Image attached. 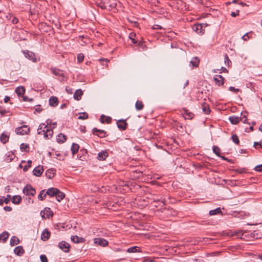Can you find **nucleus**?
I'll return each mask as SVG.
<instances>
[{
  "label": "nucleus",
  "mask_w": 262,
  "mask_h": 262,
  "mask_svg": "<svg viewBox=\"0 0 262 262\" xmlns=\"http://www.w3.org/2000/svg\"><path fill=\"white\" fill-rule=\"evenodd\" d=\"M12 23L14 24H16L18 23V19L17 18L15 17H14L13 19L12 20Z\"/></svg>",
  "instance_id": "052dcab7"
},
{
  "label": "nucleus",
  "mask_w": 262,
  "mask_h": 262,
  "mask_svg": "<svg viewBox=\"0 0 262 262\" xmlns=\"http://www.w3.org/2000/svg\"><path fill=\"white\" fill-rule=\"evenodd\" d=\"M45 126V124H41L39 125L37 129V133L38 135H43V132H46V129L43 128Z\"/></svg>",
  "instance_id": "f704fd0d"
},
{
  "label": "nucleus",
  "mask_w": 262,
  "mask_h": 262,
  "mask_svg": "<svg viewBox=\"0 0 262 262\" xmlns=\"http://www.w3.org/2000/svg\"><path fill=\"white\" fill-rule=\"evenodd\" d=\"M45 191V190H42L40 192V193L38 196V199L39 200H41V201L43 200V199H45V197L46 196H45V193H44Z\"/></svg>",
  "instance_id": "a18cd8bd"
},
{
  "label": "nucleus",
  "mask_w": 262,
  "mask_h": 262,
  "mask_svg": "<svg viewBox=\"0 0 262 262\" xmlns=\"http://www.w3.org/2000/svg\"><path fill=\"white\" fill-rule=\"evenodd\" d=\"M136 36V34L134 32H131L129 35V38L131 39L132 43L134 44L137 43V40L135 38Z\"/></svg>",
  "instance_id": "4c0bfd02"
},
{
  "label": "nucleus",
  "mask_w": 262,
  "mask_h": 262,
  "mask_svg": "<svg viewBox=\"0 0 262 262\" xmlns=\"http://www.w3.org/2000/svg\"><path fill=\"white\" fill-rule=\"evenodd\" d=\"M229 90L230 91H232V92H235V93H237V92L239 91V90L238 89H235L233 86L229 87Z\"/></svg>",
  "instance_id": "3c124183"
},
{
  "label": "nucleus",
  "mask_w": 262,
  "mask_h": 262,
  "mask_svg": "<svg viewBox=\"0 0 262 262\" xmlns=\"http://www.w3.org/2000/svg\"><path fill=\"white\" fill-rule=\"evenodd\" d=\"M239 15V10H237L236 12H232L231 13V15L232 17H236Z\"/></svg>",
  "instance_id": "6e6d98bb"
},
{
  "label": "nucleus",
  "mask_w": 262,
  "mask_h": 262,
  "mask_svg": "<svg viewBox=\"0 0 262 262\" xmlns=\"http://www.w3.org/2000/svg\"><path fill=\"white\" fill-rule=\"evenodd\" d=\"M87 118H88V114L85 112L80 113L78 117L79 119L84 120Z\"/></svg>",
  "instance_id": "79ce46f5"
},
{
  "label": "nucleus",
  "mask_w": 262,
  "mask_h": 262,
  "mask_svg": "<svg viewBox=\"0 0 262 262\" xmlns=\"http://www.w3.org/2000/svg\"><path fill=\"white\" fill-rule=\"evenodd\" d=\"M237 171L240 173H243V172H245V170L244 168H242V169H238L237 170Z\"/></svg>",
  "instance_id": "69168bd1"
},
{
  "label": "nucleus",
  "mask_w": 262,
  "mask_h": 262,
  "mask_svg": "<svg viewBox=\"0 0 262 262\" xmlns=\"http://www.w3.org/2000/svg\"><path fill=\"white\" fill-rule=\"evenodd\" d=\"M31 163H32V161L28 160L27 162V164L24 166V167L23 168V170L24 171H27L28 169H29V168H30L31 166Z\"/></svg>",
  "instance_id": "49530a36"
},
{
  "label": "nucleus",
  "mask_w": 262,
  "mask_h": 262,
  "mask_svg": "<svg viewBox=\"0 0 262 262\" xmlns=\"http://www.w3.org/2000/svg\"><path fill=\"white\" fill-rule=\"evenodd\" d=\"M6 113V110L0 106V114H1L2 116H4Z\"/></svg>",
  "instance_id": "5fc2aeb1"
},
{
  "label": "nucleus",
  "mask_w": 262,
  "mask_h": 262,
  "mask_svg": "<svg viewBox=\"0 0 262 262\" xmlns=\"http://www.w3.org/2000/svg\"><path fill=\"white\" fill-rule=\"evenodd\" d=\"M40 259L41 262H48V259L45 255H41Z\"/></svg>",
  "instance_id": "de8ad7c7"
},
{
  "label": "nucleus",
  "mask_w": 262,
  "mask_h": 262,
  "mask_svg": "<svg viewBox=\"0 0 262 262\" xmlns=\"http://www.w3.org/2000/svg\"><path fill=\"white\" fill-rule=\"evenodd\" d=\"M104 1V5L106 7V9L107 7H110L111 5L110 4V1L108 0H103Z\"/></svg>",
  "instance_id": "8fccbe9b"
},
{
  "label": "nucleus",
  "mask_w": 262,
  "mask_h": 262,
  "mask_svg": "<svg viewBox=\"0 0 262 262\" xmlns=\"http://www.w3.org/2000/svg\"><path fill=\"white\" fill-rule=\"evenodd\" d=\"M185 119H191L193 117V114L191 113V112H189L188 110H185Z\"/></svg>",
  "instance_id": "58836bf2"
},
{
  "label": "nucleus",
  "mask_w": 262,
  "mask_h": 262,
  "mask_svg": "<svg viewBox=\"0 0 262 262\" xmlns=\"http://www.w3.org/2000/svg\"><path fill=\"white\" fill-rule=\"evenodd\" d=\"M9 138L8 135L5 133H3L0 136V140L3 143L5 144L8 141Z\"/></svg>",
  "instance_id": "b1692460"
},
{
  "label": "nucleus",
  "mask_w": 262,
  "mask_h": 262,
  "mask_svg": "<svg viewBox=\"0 0 262 262\" xmlns=\"http://www.w3.org/2000/svg\"><path fill=\"white\" fill-rule=\"evenodd\" d=\"M58 100L56 97L52 96L49 99V104L50 105L55 107L58 105Z\"/></svg>",
  "instance_id": "a211bd4d"
},
{
  "label": "nucleus",
  "mask_w": 262,
  "mask_h": 262,
  "mask_svg": "<svg viewBox=\"0 0 262 262\" xmlns=\"http://www.w3.org/2000/svg\"><path fill=\"white\" fill-rule=\"evenodd\" d=\"M11 198V195L10 194H8L7 195V198L4 200V202L6 204H8L10 202V200Z\"/></svg>",
  "instance_id": "603ef678"
},
{
  "label": "nucleus",
  "mask_w": 262,
  "mask_h": 262,
  "mask_svg": "<svg viewBox=\"0 0 262 262\" xmlns=\"http://www.w3.org/2000/svg\"><path fill=\"white\" fill-rule=\"evenodd\" d=\"M202 108L203 112L205 114H209L210 112V109L209 107V105L205 102H203L202 104Z\"/></svg>",
  "instance_id": "412c9836"
},
{
  "label": "nucleus",
  "mask_w": 262,
  "mask_h": 262,
  "mask_svg": "<svg viewBox=\"0 0 262 262\" xmlns=\"http://www.w3.org/2000/svg\"><path fill=\"white\" fill-rule=\"evenodd\" d=\"M55 196L56 197V199L58 202H60L61 200H62L64 197L65 194L63 192L60 191L58 189V192L55 194Z\"/></svg>",
  "instance_id": "cd10ccee"
},
{
  "label": "nucleus",
  "mask_w": 262,
  "mask_h": 262,
  "mask_svg": "<svg viewBox=\"0 0 262 262\" xmlns=\"http://www.w3.org/2000/svg\"><path fill=\"white\" fill-rule=\"evenodd\" d=\"M83 95V92L80 89L77 90L74 94V98L75 100H79Z\"/></svg>",
  "instance_id": "6ab92c4d"
},
{
  "label": "nucleus",
  "mask_w": 262,
  "mask_h": 262,
  "mask_svg": "<svg viewBox=\"0 0 262 262\" xmlns=\"http://www.w3.org/2000/svg\"><path fill=\"white\" fill-rule=\"evenodd\" d=\"M232 141L236 145H238L239 143V140L238 136L236 135H233L231 137Z\"/></svg>",
  "instance_id": "ea45409f"
},
{
  "label": "nucleus",
  "mask_w": 262,
  "mask_h": 262,
  "mask_svg": "<svg viewBox=\"0 0 262 262\" xmlns=\"http://www.w3.org/2000/svg\"><path fill=\"white\" fill-rule=\"evenodd\" d=\"M66 136L62 133H60L58 135L57 138V141L58 143H63L66 141Z\"/></svg>",
  "instance_id": "4be33fe9"
},
{
  "label": "nucleus",
  "mask_w": 262,
  "mask_h": 262,
  "mask_svg": "<svg viewBox=\"0 0 262 262\" xmlns=\"http://www.w3.org/2000/svg\"><path fill=\"white\" fill-rule=\"evenodd\" d=\"M43 128L46 129V132H43V136L45 138L50 139L52 137L53 131L49 128L47 125H45Z\"/></svg>",
  "instance_id": "0eeeda50"
},
{
  "label": "nucleus",
  "mask_w": 262,
  "mask_h": 262,
  "mask_svg": "<svg viewBox=\"0 0 262 262\" xmlns=\"http://www.w3.org/2000/svg\"><path fill=\"white\" fill-rule=\"evenodd\" d=\"M20 148L22 151L28 152L29 150V146L28 144L22 143L20 145Z\"/></svg>",
  "instance_id": "c9c22d12"
},
{
  "label": "nucleus",
  "mask_w": 262,
  "mask_h": 262,
  "mask_svg": "<svg viewBox=\"0 0 262 262\" xmlns=\"http://www.w3.org/2000/svg\"><path fill=\"white\" fill-rule=\"evenodd\" d=\"M94 241L95 244L103 247H105L108 245V242L104 238L100 237L96 238Z\"/></svg>",
  "instance_id": "6e6552de"
},
{
  "label": "nucleus",
  "mask_w": 262,
  "mask_h": 262,
  "mask_svg": "<svg viewBox=\"0 0 262 262\" xmlns=\"http://www.w3.org/2000/svg\"><path fill=\"white\" fill-rule=\"evenodd\" d=\"M50 232L48 229H44L41 235V239L43 241L48 240L50 237Z\"/></svg>",
  "instance_id": "f8f14e48"
},
{
  "label": "nucleus",
  "mask_w": 262,
  "mask_h": 262,
  "mask_svg": "<svg viewBox=\"0 0 262 262\" xmlns=\"http://www.w3.org/2000/svg\"><path fill=\"white\" fill-rule=\"evenodd\" d=\"M58 189L56 188H50L47 190V191L45 193V196L47 195H49L51 197L54 196L55 194L58 192Z\"/></svg>",
  "instance_id": "9b49d317"
},
{
  "label": "nucleus",
  "mask_w": 262,
  "mask_h": 262,
  "mask_svg": "<svg viewBox=\"0 0 262 262\" xmlns=\"http://www.w3.org/2000/svg\"><path fill=\"white\" fill-rule=\"evenodd\" d=\"M23 52L26 58L31 60L33 62H37L36 58H35V55L33 52L28 50H24Z\"/></svg>",
  "instance_id": "7ed1b4c3"
},
{
  "label": "nucleus",
  "mask_w": 262,
  "mask_h": 262,
  "mask_svg": "<svg viewBox=\"0 0 262 262\" xmlns=\"http://www.w3.org/2000/svg\"><path fill=\"white\" fill-rule=\"evenodd\" d=\"M10 98L9 96H5L4 98V102L5 103H7L10 100Z\"/></svg>",
  "instance_id": "e2e57ef3"
},
{
  "label": "nucleus",
  "mask_w": 262,
  "mask_h": 262,
  "mask_svg": "<svg viewBox=\"0 0 262 262\" xmlns=\"http://www.w3.org/2000/svg\"><path fill=\"white\" fill-rule=\"evenodd\" d=\"M248 33H246L244 36H242V39L245 40V41H246L247 40L249 39V38H250L249 35H248Z\"/></svg>",
  "instance_id": "864d4df0"
},
{
  "label": "nucleus",
  "mask_w": 262,
  "mask_h": 262,
  "mask_svg": "<svg viewBox=\"0 0 262 262\" xmlns=\"http://www.w3.org/2000/svg\"><path fill=\"white\" fill-rule=\"evenodd\" d=\"M43 171V169L42 166H41L40 165L35 167L34 169L33 172V174L35 175L36 177H39L41 175Z\"/></svg>",
  "instance_id": "ddd939ff"
},
{
  "label": "nucleus",
  "mask_w": 262,
  "mask_h": 262,
  "mask_svg": "<svg viewBox=\"0 0 262 262\" xmlns=\"http://www.w3.org/2000/svg\"><path fill=\"white\" fill-rule=\"evenodd\" d=\"M71 241L75 243H83L85 241L84 238L82 237H79L77 235H72L71 237Z\"/></svg>",
  "instance_id": "dca6fc26"
},
{
  "label": "nucleus",
  "mask_w": 262,
  "mask_h": 262,
  "mask_svg": "<svg viewBox=\"0 0 262 262\" xmlns=\"http://www.w3.org/2000/svg\"><path fill=\"white\" fill-rule=\"evenodd\" d=\"M99 61L100 62H104L105 61L106 63H107L108 62H109V60L107 59H100Z\"/></svg>",
  "instance_id": "0e129e2a"
},
{
  "label": "nucleus",
  "mask_w": 262,
  "mask_h": 262,
  "mask_svg": "<svg viewBox=\"0 0 262 262\" xmlns=\"http://www.w3.org/2000/svg\"><path fill=\"white\" fill-rule=\"evenodd\" d=\"M4 209L6 211H11L12 210V208L10 206H5L4 207Z\"/></svg>",
  "instance_id": "bf43d9fd"
},
{
  "label": "nucleus",
  "mask_w": 262,
  "mask_h": 262,
  "mask_svg": "<svg viewBox=\"0 0 262 262\" xmlns=\"http://www.w3.org/2000/svg\"><path fill=\"white\" fill-rule=\"evenodd\" d=\"M229 62H231V61L229 59V58L228 56L227 55V54H225V63L228 62V63Z\"/></svg>",
  "instance_id": "13d9d810"
},
{
  "label": "nucleus",
  "mask_w": 262,
  "mask_h": 262,
  "mask_svg": "<svg viewBox=\"0 0 262 262\" xmlns=\"http://www.w3.org/2000/svg\"><path fill=\"white\" fill-rule=\"evenodd\" d=\"M214 80L216 84L221 86L224 84V78L220 75H216L214 77Z\"/></svg>",
  "instance_id": "423d86ee"
},
{
  "label": "nucleus",
  "mask_w": 262,
  "mask_h": 262,
  "mask_svg": "<svg viewBox=\"0 0 262 262\" xmlns=\"http://www.w3.org/2000/svg\"><path fill=\"white\" fill-rule=\"evenodd\" d=\"M199 62H200L199 58L197 57H193L190 61V63L192 64V67H198Z\"/></svg>",
  "instance_id": "7c9ffc66"
},
{
  "label": "nucleus",
  "mask_w": 262,
  "mask_h": 262,
  "mask_svg": "<svg viewBox=\"0 0 262 262\" xmlns=\"http://www.w3.org/2000/svg\"><path fill=\"white\" fill-rule=\"evenodd\" d=\"M203 24H196L193 26V29L197 33L202 34L204 33V30L203 29Z\"/></svg>",
  "instance_id": "9d476101"
},
{
  "label": "nucleus",
  "mask_w": 262,
  "mask_h": 262,
  "mask_svg": "<svg viewBox=\"0 0 262 262\" xmlns=\"http://www.w3.org/2000/svg\"><path fill=\"white\" fill-rule=\"evenodd\" d=\"M23 192L26 195L33 196L36 193V190L31 185L28 184L24 188Z\"/></svg>",
  "instance_id": "f257e3e1"
},
{
  "label": "nucleus",
  "mask_w": 262,
  "mask_h": 262,
  "mask_svg": "<svg viewBox=\"0 0 262 262\" xmlns=\"http://www.w3.org/2000/svg\"><path fill=\"white\" fill-rule=\"evenodd\" d=\"M14 252L18 256H21L25 252V250L21 246H18L14 248Z\"/></svg>",
  "instance_id": "2eb2a0df"
},
{
  "label": "nucleus",
  "mask_w": 262,
  "mask_h": 262,
  "mask_svg": "<svg viewBox=\"0 0 262 262\" xmlns=\"http://www.w3.org/2000/svg\"><path fill=\"white\" fill-rule=\"evenodd\" d=\"M23 100L25 101H32V100H33L32 98L31 99H29L28 98V97H27L26 96H23Z\"/></svg>",
  "instance_id": "680f3d73"
},
{
  "label": "nucleus",
  "mask_w": 262,
  "mask_h": 262,
  "mask_svg": "<svg viewBox=\"0 0 262 262\" xmlns=\"http://www.w3.org/2000/svg\"><path fill=\"white\" fill-rule=\"evenodd\" d=\"M254 169L258 172H262V164L256 166Z\"/></svg>",
  "instance_id": "09e8293b"
},
{
  "label": "nucleus",
  "mask_w": 262,
  "mask_h": 262,
  "mask_svg": "<svg viewBox=\"0 0 262 262\" xmlns=\"http://www.w3.org/2000/svg\"><path fill=\"white\" fill-rule=\"evenodd\" d=\"M117 126L120 130H125L127 128V123L125 120L120 119L117 122Z\"/></svg>",
  "instance_id": "1a4fd4ad"
},
{
  "label": "nucleus",
  "mask_w": 262,
  "mask_h": 262,
  "mask_svg": "<svg viewBox=\"0 0 262 262\" xmlns=\"http://www.w3.org/2000/svg\"><path fill=\"white\" fill-rule=\"evenodd\" d=\"M25 92V89L23 86H18L15 89V93L20 97L23 96Z\"/></svg>",
  "instance_id": "aec40b11"
},
{
  "label": "nucleus",
  "mask_w": 262,
  "mask_h": 262,
  "mask_svg": "<svg viewBox=\"0 0 262 262\" xmlns=\"http://www.w3.org/2000/svg\"><path fill=\"white\" fill-rule=\"evenodd\" d=\"M229 120L232 124H237L242 120V118L236 116L229 117Z\"/></svg>",
  "instance_id": "4468645a"
},
{
  "label": "nucleus",
  "mask_w": 262,
  "mask_h": 262,
  "mask_svg": "<svg viewBox=\"0 0 262 262\" xmlns=\"http://www.w3.org/2000/svg\"><path fill=\"white\" fill-rule=\"evenodd\" d=\"M84 56L82 53H79L77 55V61L79 63L82 62L84 60Z\"/></svg>",
  "instance_id": "c03bdc74"
},
{
  "label": "nucleus",
  "mask_w": 262,
  "mask_h": 262,
  "mask_svg": "<svg viewBox=\"0 0 262 262\" xmlns=\"http://www.w3.org/2000/svg\"><path fill=\"white\" fill-rule=\"evenodd\" d=\"M135 107L137 111H141L144 107L143 102L141 100H137L135 104Z\"/></svg>",
  "instance_id": "bb28decb"
},
{
  "label": "nucleus",
  "mask_w": 262,
  "mask_h": 262,
  "mask_svg": "<svg viewBox=\"0 0 262 262\" xmlns=\"http://www.w3.org/2000/svg\"><path fill=\"white\" fill-rule=\"evenodd\" d=\"M95 4L98 7H100L102 9H106V7L104 5L103 0H96Z\"/></svg>",
  "instance_id": "473e14b6"
},
{
  "label": "nucleus",
  "mask_w": 262,
  "mask_h": 262,
  "mask_svg": "<svg viewBox=\"0 0 262 262\" xmlns=\"http://www.w3.org/2000/svg\"><path fill=\"white\" fill-rule=\"evenodd\" d=\"M9 233L7 231L3 232L0 234V240L3 239L4 242H6L9 237Z\"/></svg>",
  "instance_id": "2f4dec72"
},
{
  "label": "nucleus",
  "mask_w": 262,
  "mask_h": 262,
  "mask_svg": "<svg viewBox=\"0 0 262 262\" xmlns=\"http://www.w3.org/2000/svg\"><path fill=\"white\" fill-rule=\"evenodd\" d=\"M221 70H222V72H225V73H227L228 72V70H227V69L226 68L222 67L221 68Z\"/></svg>",
  "instance_id": "338daca9"
},
{
  "label": "nucleus",
  "mask_w": 262,
  "mask_h": 262,
  "mask_svg": "<svg viewBox=\"0 0 262 262\" xmlns=\"http://www.w3.org/2000/svg\"><path fill=\"white\" fill-rule=\"evenodd\" d=\"M21 198L19 195H14L13 196L12 202L13 204H19L21 202Z\"/></svg>",
  "instance_id": "a878e982"
},
{
  "label": "nucleus",
  "mask_w": 262,
  "mask_h": 262,
  "mask_svg": "<svg viewBox=\"0 0 262 262\" xmlns=\"http://www.w3.org/2000/svg\"><path fill=\"white\" fill-rule=\"evenodd\" d=\"M100 120L102 123H104L105 122H106L107 124H109L111 122L112 119L111 117H105L104 115H102Z\"/></svg>",
  "instance_id": "5701e85b"
},
{
  "label": "nucleus",
  "mask_w": 262,
  "mask_h": 262,
  "mask_svg": "<svg viewBox=\"0 0 262 262\" xmlns=\"http://www.w3.org/2000/svg\"><path fill=\"white\" fill-rule=\"evenodd\" d=\"M52 72L53 74H54L55 75L57 76H61L62 75L61 72L58 70L56 69H51Z\"/></svg>",
  "instance_id": "37998d69"
},
{
  "label": "nucleus",
  "mask_w": 262,
  "mask_h": 262,
  "mask_svg": "<svg viewBox=\"0 0 262 262\" xmlns=\"http://www.w3.org/2000/svg\"><path fill=\"white\" fill-rule=\"evenodd\" d=\"M92 133L94 135H97L100 138H104L107 136L106 132L105 130L98 129L97 128H94Z\"/></svg>",
  "instance_id": "20e7f679"
},
{
  "label": "nucleus",
  "mask_w": 262,
  "mask_h": 262,
  "mask_svg": "<svg viewBox=\"0 0 262 262\" xmlns=\"http://www.w3.org/2000/svg\"><path fill=\"white\" fill-rule=\"evenodd\" d=\"M221 212H222L221 209L220 207H219L215 209L210 210L209 211V215H214L215 214L221 213Z\"/></svg>",
  "instance_id": "72a5a7b5"
},
{
  "label": "nucleus",
  "mask_w": 262,
  "mask_h": 262,
  "mask_svg": "<svg viewBox=\"0 0 262 262\" xmlns=\"http://www.w3.org/2000/svg\"><path fill=\"white\" fill-rule=\"evenodd\" d=\"M259 142H254L253 144V146L256 148V146L259 145Z\"/></svg>",
  "instance_id": "774afa93"
},
{
  "label": "nucleus",
  "mask_w": 262,
  "mask_h": 262,
  "mask_svg": "<svg viewBox=\"0 0 262 262\" xmlns=\"http://www.w3.org/2000/svg\"><path fill=\"white\" fill-rule=\"evenodd\" d=\"M79 148V146L78 144H76V143H73L72 145V146H71V149L72 154L73 155L76 154L78 152Z\"/></svg>",
  "instance_id": "c85d7f7f"
},
{
  "label": "nucleus",
  "mask_w": 262,
  "mask_h": 262,
  "mask_svg": "<svg viewBox=\"0 0 262 262\" xmlns=\"http://www.w3.org/2000/svg\"><path fill=\"white\" fill-rule=\"evenodd\" d=\"M139 250H140V248L139 247L134 246V247L129 248L127 250V251L129 253H134V252H137L139 251Z\"/></svg>",
  "instance_id": "e433bc0d"
},
{
  "label": "nucleus",
  "mask_w": 262,
  "mask_h": 262,
  "mask_svg": "<svg viewBox=\"0 0 262 262\" xmlns=\"http://www.w3.org/2000/svg\"><path fill=\"white\" fill-rule=\"evenodd\" d=\"M58 247L64 252H68L70 248L69 244L65 241H62L58 244Z\"/></svg>",
  "instance_id": "39448f33"
},
{
  "label": "nucleus",
  "mask_w": 262,
  "mask_h": 262,
  "mask_svg": "<svg viewBox=\"0 0 262 262\" xmlns=\"http://www.w3.org/2000/svg\"><path fill=\"white\" fill-rule=\"evenodd\" d=\"M108 156L107 151L106 150H103L99 152L98 154V159L99 160H105Z\"/></svg>",
  "instance_id": "f3484780"
},
{
  "label": "nucleus",
  "mask_w": 262,
  "mask_h": 262,
  "mask_svg": "<svg viewBox=\"0 0 262 262\" xmlns=\"http://www.w3.org/2000/svg\"><path fill=\"white\" fill-rule=\"evenodd\" d=\"M19 243V239L15 236H13L10 239V245L14 246Z\"/></svg>",
  "instance_id": "393cba45"
},
{
  "label": "nucleus",
  "mask_w": 262,
  "mask_h": 262,
  "mask_svg": "<svg viewBox=\"0 0 262 262\" xmlns=\"http://www.w3.org/2000/svg\"><path fill=\"white\" fill-rule=\"evenodd\" d=\"M30 132V128L28 125H24L15 129L17 135H24L28 134Z\"/></svg>",
  "instance_id": "f03ea898"
},
{
  "label": "nucleus",
  "mask_w": 262,
  "mask_h": 262,
  "mask_svg": "<svg viewBox=\"0 0 262 262\" xmlns=\"http://www.w3.org/2000/svg\"><path fill=\"white\" fill-rule=\"evenodd\" d=\"M152 29H156V30L161 29L162 27L159 25H154L152 26Z\"/></svg>",
  "instance_id": "4d7b16f0"
},
{
  "label": "nucleus",
  "mask_w": 262,
  "mask_h": 262,
  "mask_svg": "<svg viewBox=\"0 0 262 262\" xmlns=\"http://www.w3.org/2000/svg\"><path fill=\"white\" fill-rule=\"evenodd\" d=\"M46 175L47 177L50 179L53 178L55 175L54 170L52 169H48L46 172Z\"/></svg>",
  "instance_id": "c756f323"
},
{
  "label": "nucleus",
  "mask_w": 262,
  "mask_h": 262,
  "mask_svg": "<svg viewBox=\"0 0 262 262\" xmlns=\"http://www.w3.org/2000/svg\"><path fill=\"white\" fill-rule=\"evenodd\" d=\"M212 150L213 152L218 157H220V149L219 147L216 146H213L212 148Z\"/></svg>",
  "instance_id": "a19ab883"
}]
</instances>
